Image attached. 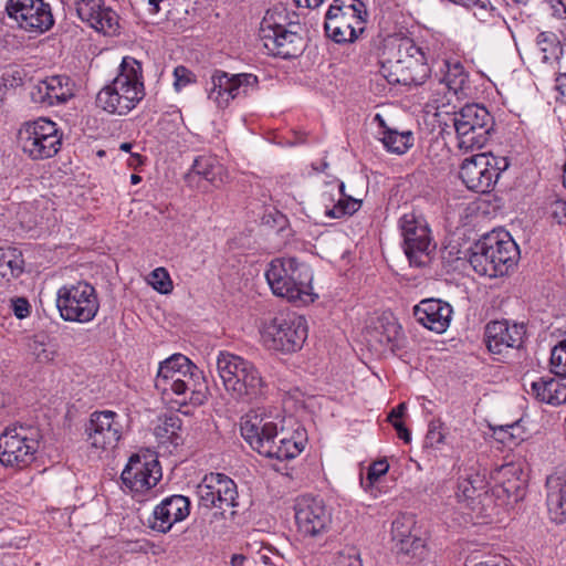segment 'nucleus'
<instances>
[{"mask_svg":"<svg viewBox=\"0 0 566 566\" xmlns=\"http://www.w3.org/2000/svg\"><path fill=\"white\" fill-rule=\"evenodd\" d=\"M196 176L201 177L216 187H219L224 182L227 174L223 165L216 156L201 155L193 160L191 170L188 172L187 178L192 180Z\"/></svg>","mask_w":566,"mask_h":566,"instance_id":"30","label":"nucleus"},{"mask_svg":"<svg viewBox=\"0 0 566 566\" xmlns=\"http://www.w3.org/2000/svg\"><path fill=\"white\" fill-rule=\"evenodd\" d=\"M536 43L544 53V61H548L551 57L558 59L563 53L560 41L553 32H541L537 35Z\"/></svg>","mask_w":566,"mask_h":566,"instance_id":"41","label":"nucleus"},{"mask_svg":"<svg viewBox=\"0 0 566 566\" xmlns=\"http://www.w3.org/2000/svg\"><path fill=\"white\" fill-rule=\"evenodd\" d=\"M295 522L304 537H316L327 531L332 515L322 500L303 496L295 504Z\"/></svg>","mask_w":566,"mask_h":566,"instance_id":"21","label":"nucleus"},{"mask_svg":"<svg viewBox=\"0 0 566 566\" xmlns=\"http://www.w3.org/2000/svg\"><path fill=\"white\" fill-rule=\"evenodd\" d=\"M340 566H363L358 555H342L339 558Z\"/></svg>","mask_w":566,"mask_h":566,"instance_id":"52","label":"nucleus"},{"mask_svg":"<svg viewBox=\"0 0 566 566\" xmlns=\"http://www.w3.org/2000/svg\"><path fill=\"white\" fill-rule=\"evenodd\" d=\"M56 307L65 322L88 323L98 313L99 302L93 285L80 281L57 290Z\"/></svg>","mask_w":566,"mask_h":566,"instance_id":"13","label":"nucleus"},{"mask_svg":"<svg viewBox=\"0 0 566 566\" xmlns=\"http://www.w3.org/2000/svg\"><path fill=\"white\" fill-rule=\"evenodd\" d=\"M258 77L251 73L231 74L214 70L207 86L208 99L224 109L237 98L245 97L258 87Z\"/></svg>","mask_w":566,"mask_h":566,"instance_id":"16","label":"nucleus"},{"mask_svg":"<svg viewBox=\"0 0 566 566\" xmlns=\"http://www.w3.org/2000/svg\"><path fill=\"white\" fill-rule=\"evenodd\" d=\"M144 164V158L142 155L135 153V154H132L130 156V159H129V165L134 168L140 166Z\"/></svg>","mask_w":566,"mask_h":566,"instance_id":"56","label":"nucleus"},{"mask_svg":"<svg viewBox=\"0 0 566 566\" xmlns=\"http://www.w3.org/2000/svg\"><path fill=\"white\" fill-rule=\"evenodd\" d=\"M174 87L177 92L196 82V75L186 66L178 65L174 70Z\"/></svg>","mask_w":566,"mask_h":566,"instance_id":"46","label":"nucleus"},{"mask_svg":"<svg viewBox=\"0 0 566 566\" xmlns=\"http://www.w3.org/2000/svg\"><path fill=\"white\" fill-rule=\"evenodd\" d=\"M87 442L99 451H109L117 447L122 436L123 426L115 411H94L85 429Z\"/></svg>","mask_w":566,"mask_h":566,"instance_id":"20","label":"nucleus"},{"mask_svg":"<svg viewBox=\"0 0 566 566\" xmlns=\"http://www.w3.org/2000/svg\"><path fill=\"white\" fill-rule=\"evenodd\" d=\"M123 486L133 496L143 495L161 479L159 462L153 455L134 454L120 475Z\"/></svg>","mask_w":566,"mask_h":566,"instance_id":"18","label":"nucleus"},{"mask_svg":"<svg viewBox=\"0 0 566 566\" xmlns=\"http://www.w3.org/2000/svg\"><path fill=\"white\" fill-rule=\"evenodd\" d=\"M40 438V430L34 426H8L0 434V463L15 470L29 467L35 460Z\"/></svg>","mask_w":566,"mask_h":566,"instance_id":"10","label":"nucleus"},{"mask_svg":"<svg viewBox=\"0 0 566 566\" xmlns=\"http://www.w3.org/2000/svg\"><path fill=\"white\" fill-rule=\"evenodd\" d=\"M546 489L549 518L556 524H563L566 521V471H555L547 476Z\"/></svg>","mask_w":566,"mask_h":566,"instance_id":"28","label":"nucleus"},{"mask_svg":"<svg viewBox=\"0 0 566 566\" xmlns=\"http://www.w3.org/2000/svg\"><path fill=\"white\" fill-rule=\"evenodd\" d=\"M453 310L447 302L437 298H426L413 307L416 321L423 327L441 334L447 331L452 318Z\"/></svg>","mask_w":566,"mask_h":566,"instance_id":"25","label":"nucleus"},{"mask_svg":"<svg viewBox=\"0 0 566 566\" xmlns=\"http://www.w3.org/2000/svg\"><path fill=\"white\" fill-rule=\"evenodd\" d=\"M217 370L224 389L241 401L251 402L263 397L268 385L256 366L241 356L221 352Z\"/></svg>","mask_w":566,"mask_h":566,"instance_id":"7","label":"nucleus"},{"mask_svg":"<svg viewBox=\"0 0 566 566\" xmlns=\"http://www.w3.org/2000/svg\"><path fill=\"white\" fill-rule=\"evenodd\" d=\"M155 387L163 394H174L182 401L201 403L205 379L199 368L182 354H174L160 363Z\"/></svg>","mask_w":566,"mask_h":566,"instance_id":"6","label":"nucleus"},{"mask_svg":"<svg viewBox=\"0 0 566 566\" xmlns=\"http://www.w3.org/2000/svg\"><path fill=\"white\" fill-rule=\"evenodd\" d=\"M345 185H338V199L329 191H324L321 196V201L324 207V214L331 219H339L345 216H352L361 207V200L346 196L344 192Z\"/></svg>","mask_w":566,"mask_h":566,"instance_id":"29","label":"nucleus"},{"mask_svg":"<svg viewBox=\"0 0 566 566\" xmlns=\"http://www.w3.org/2000/svg\"><path fill=\"white\" fill-rule=\"evenodd\" d=\"M520 258V250L505 230H493L484 234L469 250L468 261L480 275L503 276L512 270Z\"/></svg>","mask_w":566,"mask_h":566,"instance_id":"2","label":"nucleus"},{"mask_svg":"<svg viewBox=\"0 0 566 566\" xmlns=\"http://www.w3.org/2000/svg\"><path fill=\"white\" fill-rule=\"evenodd\" d=\"M23 258L15 248L0 249V277L10 281L23 272Z\"/></svg>","mask_w":566,"mask_h":566,"instance_id":"39","label":"nucleus"},{"mask_svg":"<svg viewBox=\"0 0 566 566\" xmlns=\"http://www.w3.org/2000/svg\"><path fill=\"white\" fill-rule=\"evenodd\" d=\"M78 18L91 28L106 35H114L119 29V17L104 0H75Z\"/></svg>","mask_w":566,"mask_h":566,"instance_id":"23","label":"nucleus"},{"mask_svg":"<svg viewBox=\"0 0 566 566\" xmlns=\"http://www.w3.org/2000/svg\"><path fill=\"white\" fill-rule=\"evenodd\" d=\"M442 76L440 82L446 85L449 92L457 95L463 90L468 82L469 74L459 61L446 60L441 69Z\"/></svg>","mask_w":566,"mask_h":566,"instance_id":"36","label":"nucleus"},{"mask_svg":"<svg viewBox=\"0 0 566 566\" xmlns=\"http://www.w3.org/2000/svg\"><path fill=\"white\" fill-rule=\"evenodd\" d=\"M307 332V321L304 316L285 313L263 323L261 338L269 349L292 353L302 348Z\"/></svg>","mask_w":566,"mask_h":566,"instance_id":"11","label":"nucleus"},{"mask_svg":"<svg viewBox=\"0 0 566 566\" xmlns=\"http://www.w3.org/2000/svg\"><path fill=\"white\" fill-rule=\"evenodd\" d=\"M453 120L467 125V129L486 128L493 129V117L489 111L479 104H468L454 113Z\"/></svg>","mask_w":566,"mask_h":566,"instance_id":"34","label":"nucleus"},{"mask_svg":"<svg viewBox=\"0 0 566 566\" xmlns=\"http://www.w3.org/2000/svg\"><path fill=\"white\" fill-rule=\"evenodd\" d=\"M190 514V501L187 496L175 494L165 497L155 506L148 526L156 532L167 533L171 527Z\"/></svg>","mask_w":566,"mask_h":566,"instance_id":"24","label":"nucleus"},{"mask_svg":"<svg viewBox=\"0 0 566 566\" xmlns=\"http://www.w3.org/2000/svg\"><path fill=\"white\" fill-rule=\"evenodd\" d=\"M132 147H133V145L130 143H123V144H120L119 149L128 153V151H130Z\"/></svg>","mask_w":566,"mask_h":566,"instance_id":"59","label":"nucleus"},{"mask_svg":"<svg viewBox=\"0 0 566 566\" xmlns=\"http://www.w3.org/2000/svg\"><path fill=\"white\" fill-rule=\"evenodd\" d=\"M148 4L151 7L150 11L151 13H157L159 11V3L163 0H147Z\"/></svg>","mask_w":566,"mask_h":566,"instance_id":"58","label":"nucleus"},{"mask_svg":"<svg viewBox=\"0 0 566 566\" xmlns=\"http://www.w3.org/2000/svg\"><path fill=\"white\" fill-rule=\"evenodd\" d=\"M549 369L558 377H566V332L563 334L562 339L552 348Z\"/></svg>","mask_w":566,"mask_h":566,"instance_id":"40","label":"nucleus"},{"mask_svg":"<svg viewBox=\"0 0 566 566\" xmlns=\"http://www.w3.org/2000/svg\"><path fill=\"white\" fill-rule=\"evenodd\" d=\"M325 0H294L297 7L315 9L318 8Z\"/></svg>","mask_w":566,"mask_h":566,"instance_id":"55","label":"nucleus"},{"mask_svg":"<svg viewBox=\"0 0 566 566\" xmlns=\"http://www.w3.org/2000/svg\"><path fill=\"white\" fill-rule=\"evenodd\" d=\"M245 559L247 558H245L244 555H242V554H234L231 557L230 564H231V566H243Z\"/></svg>","mask_w":566,"mask_h":566,"instance_id":"57","label":"nucleus"},{"mask_svg":"<svg viewBox=\"0 0 566 566\" xmlns=\"http://www.w3.org/2000/svg\"><path fill=\"white\" fill-rule=\"evenodd\" d=\"M389 470V464L386 459H380L373 462L367 470L365 478L360 479L361 486L367 491L370 490L375 482Z\"/></svg>","mask_w":566,"mask_h":566,"instance_id":"42","label":"nucleus"},{"mask_svg":"<svg viewBox=\"0 0 566 566\" xmlns=\"http://www.w3.org/2000/svg\"><path fill=\"white\" fill-rule=\"evenodd\" d=\"M523 470L520 464L506 463L497 468L492 478L509 495L515 493L522 483Z\"/></svg>","mask_w":566,"mask_h":566,"instance_id":"38","label":"nucleus"},{"mask_svg":"<svg viewBox=\"0 0 566 566\" xmlns=\"http://www.w3.org/2000/svg\"><path fill=\"white\" fill-rule=\"evenodd\" d=\"M453 126L457 134V146L465 153L482 148L488 143L492 132L486 128H471L464 132L468 128L467 125L457 120H453Z\"/></svg>","mask_w":566,"mask_h":566,"instance_id":"33","label":"nucleus"},{"mask_svg":"<svg viewBox=\"0 0 566 566\" xmlns=\"http://www.w3.org/2000/svg\"><path fill=\"white\" fill-rule=\"evenodd\" d=\"M149 284L161 294H169L174 289L172 281L165 268H157L150 273Z\"/></svg>","mask_w":566,"mask_h":566,"instance_id":"43","label":"nucleus"},{"mask_svg":"<svg viewBox=\"0 0 566 566\" xmlns=\"http://www.w3.org/2000/svg\"><path fill=\"white\" fill-rule=\"evenodd\" d=\"M74 82L65 75H55L41 81L31 92L33 102L46 106L64 104L74 96Z\"/></svg>","mask_w":566,"mask_h":566,"instance_id":"26","label":"nucleus"},{"mask_svg":"<svg viewBox=\"0 0 566 566\" xmlns=\"http://www.w3.org/2000/svg\"><path fill=\"white\" fill-rule=\"evenodd\" d=\"M405 411H406V403L405 402L399 403L388 415V418H387L388 421L390 423H392L395 421H400V418H402V416L405 415Z\"/></svg>","mask_w":566,"mask_h":566,"instance_id":"51","label":"nucleus"},{"mask_svg":"<svg viewBox=\"0 0 566 566\" xmlns=\"http://www.w3.org/2000/svg\"><path fill=\"white\" fill-rule=\"evenodd\" d=\"M486 486L485 474L474 468L465 470V473L458 480L457 497L459 500L473 499L479 491Z\"/></svg>","mask_w":566,"mask_h":566,"instance_id":"37","label":"nucleus"},{"mask_svg":"<svg viewBox=\"0 0 566 566\" xmlns=\"http://www.w3.org/2000/svg\"><path fill=\"white\" fill-rule=\"evenodd\" d=\"M30 350L32 355L40 361V363H49L54 359L55 352L48 347V345L38 339L34 338L30 345Z\"/></svg>","mask_w":566,"mask_h":566,"instance_id":"45","label":"nucleus"},{"mask_svg":"<svg viewBox=\"0 0 566 566\" xmlns=\"http://www.w3.org/2000/svg\"><path fill=\"white\" fill-rule=\"evenodd\" d=\"M551 214L559 224H566V201L557 199L551 203Z\"/></svg>","mask_w":566,"mask_h":566,"instance_id":"47","label":"nucleus"},{"mask_svg":"<svg viewBox=\"0 0 566 566\" xmlns=\"http://www.w3.org/2000/svg\"><path fill=\"white\" fill-rule=\"evenodd\" d=\"M394 549L398 555L415 556L423 548V541L416 532V521L411 515H400L391 525Z\"/></svg>","mask_w":566,"mask_h":566,"instance_id":"27","label":"nucleus"},{"mask_svg":"<svg viewBox=\"0 0 566 566\" xmlns=\"http://www.w3.org/2000/svg\"><path fill=\"white\" fill-rule=\"evenodd\" d=\"M142 65L133 57L123 59L119 72L96 96V104L109 114L126 115L144 97Z\"/></svg>","mask_w":566,"mask_h":566,"instance_id":"5","label":"nucleus"},{"mask_svg":"<svg viewBox=\"0 0 566 566\" xmlns=\"http://www.w3.org/2000/svg\"><path fill=\"white\" fill-rule=\"evenodd\" d=\"M375 119L379 122L380 127L384 129L380 140L388 151L402 155L413 146L415 138L410 130L398 132L387 127L379 114L376 115Z\"/></svg>","mask_w":566,"mask_h":566,"instance_id":"31","label":"nucleus"},{"mask_svg":"<svg viewBox=\"0 0 566 566\" xmlns=\"http://www.w3.org/2000/svg\"><path fill=\"white\" fill-rule=\"evenodd\" d=\"M532 394L539 401L560 405L566 401V385L555 378H539L532 382Z\"/></svg>","mask_w":566,"mask_h":566,"instance_id":"32","label":"nucleus"},{"mask_svg":"<svg viewBox=\"0 0 566 566\" xmlns=\"http://www.w3.org/2000/svg\"><path fill=\"white\" fill-rule=\"evenodd\" d=\"M555 90L558 92L560 101L566 103V72L556 75Z\"/></svg>","mask_w":566,"mask_h":566,"instance_id":"49","label":"nucleus"},{"mask_svg":"<svg viewBox=\"0 0 566 566\" xmlns=\"http://www.w3.org/2000/svg\"><path fill=\"white\" fill-rule=\"evenodd\" d=\"M283 10H268L260 23L259 36L268 54L282 59L298 56L304 49V39L295 23H289Z\"/></svg>","mask_w":566,"mask_h":566,"instance_id":"8","label":"nucleus"},{"mask_svg":"<svg viewBox=\"0 0 566 566\" xmlns=\"http://www.w3.org/2000/svg\"><path fill=\"white\" fill-rule=\"evenodd\" d=\"M525 333L524 324L511 323L507 319L492 321L485 326L484 340L491 354L504 356L522 346Z\"/></svg>","mask_w":566,"mask_h":566,"instance_id":"22","label":"nucleus"},{"mask_svg":"<svg viewBox=\"0 0 566 566\" xmlns=\"http://www.w3.org/2000/svg\"><path fill=\"white\" fill-rule=\"evenodd\" d=\"M266 282L272 293L296 305L313 303L317 295L313 292V272L296 258L273 259L265 271Z\"/></svg>","mask_w":566,"mask_h":566,"instance_id":"3","label":"nucleus"},{"mask_svg":"<svg viewBox=\"0 0 566 566\" xmlns=\"http://www.w3.org/2000/svg\"><path fill=\"white\" fill-rule=\"evenodd\" d=\"M509 166L506 157L481 153L463 160L459 176L468 189L486 193L493 189L501 174Z\"/></svg>","mask_w":566,"mask_h":566,"instance_id":"15","label":"nucleus"},{"mask_svg":"<svg viewBox=\"0 0 566 566\" xmlns=\"http://www.w3.org/2000/svg\"><path fill=\"white\" fill-rule=\"evenodd\" d=\"M6 11L29 32H45L54 23L51 8L43 0H7Z\"/></svg>","mask_w":566,"mask_h":566,"instance_id":"19","label":"nucleus"},{"mask_svg":"<svg viewBox=\"0 0 566 566\" xmlns=\"http://www.w3.org/2000/svg\"><path fill=\"white\" fill-rule=\"evenodd\" d=\"M370 336L381 346L388 347L391 352L400 349L402 346V329L395 319L387 322L381 321L370 333Z\"/></svg>","mask_w":566,"mask_h":566,"instance_id":"35","label":"nucleus"},{"mask_svg":"<svg viewBox=\"0 0 566 566\" xmlns=\"http://www.w3.org/2000/svg\"><path fill=\"white\" fill-rule=\"evenodd\" d=\"M12 311L18 318H25L30 315V304L25 298L19 297L12 301Z\"/></svg>","mask_w":566,"mask_h":566,"instance_id":"48","label":"nucleus"},{"mask_svg":"<svg viewBox=\"0 0 566 566\" xmlns=\"http://www.w3.org/2000/svg\"><path fill=\"white\" fill-rule=\"evenodd\" d=\"M446 441V432L443 423L440 420L429 422L428 432L426 434V446L438 449Z\"/></svg>","mask_w":566,"mask_h":566,"instance_id":"44","label":"nucleus"},{"mask_svg":"<svg viewBox=\"0 0 566 566\" xmlns=\"http://www.w3.org/2000/svg\"><path fill=\"white\" fill-rule=\"evenodd\" d=\"M366 17L360 0H334L325 14L326 36L338 44L353 43L364 32Z\"/></svg>","mask_w":566,"mask_h":566,"instance_id":"9","label":"nucleus"},{"mask_svg":"<svg viewBox=\"0 0 566 566\" xmlns=\"http://www.w3.org/2000/svg\"><path fill=\"white\" fill-rule=\"evenodd\" d=\"M241 436L260 454L277 460L296 458L305 448L304 439L281 437L277 423L256 412L248 413L241 421Z\"/></svg>","mask_w":566,"mask_h":566,"instance_id":"4","label":"nucleus"},{"mask_svg":"<svg viewBox=\"0 0 566 566\" xmlns=\"http://www.w3.org/2000/svg\"><path fill=\"white\" fill-rule=\"evenodd\" d=\"M394 428L396 429L398 437L402 439L405 442L410 441V432L405 427V424L401 421H395L391 423Z\"/></svg>","mask_w":566,"mask_h":566,"instance_id":"53","label":"nucleus"},{"mask_svg":"<svg viewBox=\"0 0 566 566\" xmlns=\"http://www.w3.org/2000/svg\"><path fill=\"white\" fill-rule=\"evenodd\" d=\"M406 256L413 266H424L431 261L436 243L431 229L422 214L405 213L398 222Z\"/></svg>","mask_w":566,"mask_h":566,"instance_id":"12","label":"nucleus"},{"mask_svg":"<svg viewBox=\"0 0 566 566\" xmlns=\"http://www.w3.org/2000/svg\"><path fill=\"white\" fill-rule=\"evenodd\" d=\"M166 432H170L171 436L176 433V430L180 429V419L178 417H168L164 422Z\"/></svg>","mask_w":566,"mask_h":566,"instance_id":"50","label":"nucleus"},{"mask_svg":"<svg viewBox=\"0 0 566 566\" xmlns=\"http://www.w3.org/2000/svg\"><path fill=\"white\" fill-rule=\"evenodd\" d=\"M197 495L201 506L217 507L224 515L229 509L238 506V489L235 482L223 473L211 472L197 486ZM235 511H230L233 518Z\"/></svg>","mask_w":566,"mask_h":566,"instance_id":"17","label":"nucleus"},{"mask_svg":"<svg viewBox=\"0 0 566 566\" xmlns=\"http://www.w3.org/2000/svg\"><path fill=\"white\" fill-rule=\"evenodd\" d=\"M380 71L390 84L405 86L422 85L431 74L423 48L402 33L386 39Z\"/></svg>","mask_w":566,"mask_h":566,"instance_id":"1","label":"nucleus"},{"mask_svg":"<svg viewBox=\"0 0 566 566\" xmlns=\"http://www.w3.org/2000/svg\"><path fill=\"white\" fill-rule=\"evenodd\" d=\"M18 139L23 153L33 160L52 158L62 145L56 124L44 117L24 123L19 129Z\"/></svg>","mask_w":566,"mask_h":566,"instance_id":"14","label":"nucleus"},{"mask_svg":"<svg viewBox=\"0 0 566 566\" xmlns=\"http://www.w3.org/2000/svg\"><path fill=\"white\" fill-rule=\"evenodd\" d=\"M140 180H142V178H140L138 175H135V174H134V175H132V176H130V182H132L133 185H137V184H139V182H140Z\"/></svg>","mask_w":566,"mask_h":566,"instance_id":"60","label":"nucleus"},{"mask_svg":"<svg viewBox=\"0 0 566 566\" xmlns=\"http://www.w3.org/2000/svg\"><path fill=\"white\" fill-rule=\"evenodd\" d=\"M474 566H510L509 560L505 557H493L489 560L480 562Z\"/></svg>","mask_w":566,"mask_h":566,"instance_id":"54","label":"nucleus"},{"mask_svg":"<svg viewBox=\"0 0 566 566\" xmlns=\"http://www.w3.org/2000/svg\"><path fill=\"white\" fill-rule=\"evenodd\" d=\"M517 3H524L526 2L527 0H515Z\"/></svg>","mask_w":566,"mask_h":566,"instance_id":"61","label":"nucleus"}]
</instances>
